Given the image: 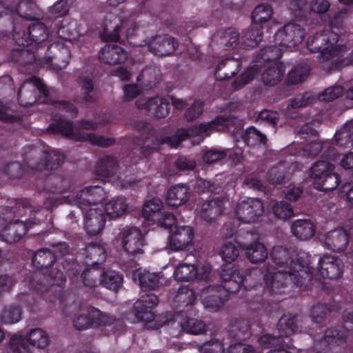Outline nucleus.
<instances>
[{
    "instance_id": "obj_19",
    "label": "nucleus",
    "mask_w": 353,
    "mask_h": 353,
    "mask_svg": "<svg viewBox=\"0 0 353 353\" xmlns=\"http://www.w3.org/2000/svg\"><path fill=\"white\" fill-rule=\"evenodd\" d=\"M178 41L169 34L157 35L149 42L148 48L150 52L159 57L169 56L178 48Z\"/></svg>"
},
{
    "instance_id": "obj_49",
    "label": "nucleus",
    "mask_w": 353,
    "mask_h": 353,
    "mask_svg": "<svg viewBox=\"0 0 353 353\" xmlns=\"http://www.w3.org/2000/svg\"><path fill=\"white\" fill-rule=\"evenodd\" d=\"M30 346H35L43 349L49 343V337L47 333L41 328L32 329L25 337Z\"/></svg>"
},
{
    "instance_id": "obj_45",
    "label": "nucleus",
    "mask_w": 353,
    "mask_h": 353,
    "mask_svg": "<svg viewBox=\"0 0 353 353\" xmlns=\"http://www.w3.org/2000/svg\"><path fill=\"white\" fill-rule=\"evenodd\" d=\"M272 14L273 10L270 5H258L252 12V23L263 28V26L270 21Z\"/></svg>"
},
{
    "instance_id": "obj_39",
    "label": "nucleus",
    "mask_w": 353,
    "mask_h": 353,
    "mask_svg": "<svg viewBox=\"0 0 353 353\" xmlns=\"http://www.w3.org/2000/svg\"><path fill=\"white\" fill-rule=\"evenodd\" d=\"M123 282V274L115 270H109L105 271L103 269L100 285L110 290L117 292L119 290Z\"/></svg>"
},
{
    "instance_id": "obj_55",
    "label": "nucleus",
    "mask_w": 353,
    "mask_h": 353,
    "mask_svg": "<svg viewBox=\"0 0 353 353\" xmlns=\"http://www.w3.org/2000/svg\"><path fill=\"white\" fill-rule=\"evenodd\" d=\"M220 255L225 263L223 265L230 267V264L239 256V250L234 243H227L222 246Z\"/></svg>"
},
{
    "instance_id": "obj_35",
    "label": "nucleus",
    "mask_w": 353,
    "mask_h": 353,
    "mask_svg": "<svg viewBox=\"0 0 353 353\" xmlns=\"http://www.w3.org/2000/svg\"><path fill=\"white\" fill-rule=\"evenodd\" d=\"M103 269L97 266H88L82 271L80 278L85 288L92 289L100 285Z\"/></svg>"
},
{
    "instance_id": "obj_63",
    "label": "nucleus",
    "mask_w": 353,
    "mask_h": 353,
    "mask_svg": "<svg viewBox=\"0 0 353 353\" xmlns=\"http://www.w3.org/2000/svg\"><path fill=\"white\" fill-rule=\"evenodd\" d=\"M176 219L173 213L168 212H163L162 214L157 219L155 222L165 229L169 230L170 233L173 230V228H176Z\"/></svg>"
},
{
    "instance_id": "obj_47",
    "label": "nucleus",
    "mask_w": 353,
    "mask_h": 353,
    "mask_svg": "<svg viewBox=\"0 0 353 353\" xmlns=\"http://www.w3.org/2000/svg\"><path fill=\"white\" fill-rule=\"evenodd\" d=\"M334 141L339 146L350 147L353 145V119L347 121L341 130L335 133Z\"/></svg>"
},
{
    "instance_id": "obj_20",
    "label": "nucleus",
    "mask_w": 353,
    "mask_h": 353,
    "mask_svg": "<svg viewBox=\"0 0 353 353\" xmlns=\"http://www.w3.org/2000/svg\"><path fill=\"white\" fill-rule=\"evenodd\" d=\"M353 239V227L349 229L338 228L329 232L325 239L326 246L336 252L344 251L350 239Z\"/></svg>"
},
{
    "instance_id": "obj_32",
    "label": "nucleus",
    "mask_w": 353,
    "mask_h": 353,
    "mask_svg": "<svg viewBox=\"0 0 353 353\" xmlns=\"http://www.w3.org/2000/svg\"><path fill=\"white\" fill-rule=\"evenodd\" d=\"M315 230V225L310 219H296L291 225L292 234L303 241L310 239L314 235Z\"/></svg>"
},
{
    "instance_id": "obj_4",
    "label": "nucleus",
    "mask_w": 353,
    "mask_h": 353,
    "mask_svg": "<svg viewBox=\"0 0 353 353\" xmlns=\"http://www.w3.org/2000/svg\"><path fill=\"white\" fill-rule=\"evenodd\" d=\"M53 254L57 256L56 273L52 270L48 276L57 286L65 283L67 277L73 282L78 278L81 265L73 258L66 256L70 252V246L66 242H60L54 247Z\"/></svg>"
},
{
    "instance_id": "obj_3",
    "label": "nucleus",
    "mask_w": 353,
    "mask_h": 353,
    "mask_svg": "<svg viewBox=\"0 0 353 353\" xmlns=\"http://www.w3.org/2000/svg\"><path fill=\"white\" fill-rule=\"evenodd\" d=\"M339 39V34L336 32L324 30L307 39V48L311 52H319L318 57L321 62H332L348 50L345 44H337Z\"/></svg>"
},
{
    "instance_id": "obj_44",
    "label": "nucleus",
    "mask_w": 353,
    "mask_h": 353,
    "mask_svg": "<svg viewBox=\"0 0 353 353\" xmlns=\"http://www.w3.org/2000/svg\"><path fill=\"white\" fill-rule=\"evenodd\" d=\"M280 46L279 44L274 43V45L260 49L256 56V60L259 62H278L283 54Z\"/></svg>"
},
{
    "instance_id": "obj_1",
    "label": "nucleus",
    "mask_w": 353,
    "mask_h": 353,
    "mask_svg": "<svg viewBox=\"0 0 353 353\" xmlns=\"http://www.w3.org/2000/svg\"><path fill=\"white\" fill-rule=\"evenodd\" d=\"M269 261L262 268L264 274L265 287L263 294H254L256 288L247 290V302L249 308L255 311L266 310L265 295L274 296L285 294L289 287L294 285L296 287H307L313 278V269L307 261L301 258L296 261L291 259L289 250L282 246L273 247Z\"/></svg>"
},
{
    "instance_id": "obj_27",
    "label": "nucleus",
    "mask_w": 353,
    "mask_h": 353,
    "mask_svg": "<svg viewBox=\"0 0 353 353\" xmlns=\"http://www.w3.org/2000/svg\"><path fill=\"white\" fill-rule=\"evenodd\" d=\"M190 196V189L183 184L173 185L170 188L165 194V202L168 205L178 208L188 201Z\"/></svg>"
},
{
    "instance_id": "obj_51",
    "label": "nucleus",
    "mask_w": 353,
    "mask_h": 353,
    "mask_svg": "<svg viewBox=\"0 0 353 353\" xmlns=\"http://www.w3.org/2000/svg\"><path fill=\"white\" fill-rule=\"evenodd\" d=\"M6 353H31V351L25 336L14 334L10 339Z\"/></svg>"
},
{
    "instance_id": "obj_11",
    "label": "nucleus",
    "mask_w": 353,
    "mask_h": 353,
    "mask_svg": "<svg viewBox=\"0 0 353 353\" xmlns=\"http://www.w3.org/2000/svg\"><path fill=\"white\" fill-rule=\"evenodd\" d=\"M263 212V205L259 199L248 198L240 201L236 207L235 215L242 223L255 222Z\"/></svg>"
},
{
    "instance_id": "obj_46",
    "label": "nucleus",
    "mask_w": 353,
    "mask_h": 353,
    "mask_svg": "<svg viewBox=\"0 0 353 353\" xmlns=\"http://www.w3.org/2000/svg\"><path fill=\"white\" fill-rule=\"evenodd\" d=\"M65 157L59 151L54 149L46 150L43 152V168L45 170H57L61 165Z\"/></svg>"
},
{
    "instance_id": "obj_64",
    "label": "nucleus",
    "mask_w": 353,
    "mask_h": 353,
    "mask_svg": "<svg viewBox=\"0 0 353 353\" xmlns=\"http://www.w3.org/2000/svg\"><path fill=\"white\" fill-rule=\"evenodd\" d=\"M223 348L222 341L216 339L205 341L199 345V351L201 353H217Z\"/></svg>"
},
{
    "instance_id": "obj_58",
    "label": "nucleus",
    "mask_w": 353,
    "mask_h": 353,
    "mask_svg": "<svg viewBox=\"0 0 353 353\" xmlns=\"http://www.w3.org/2000/svg\"><path fill=\"white\" fill-rule=\"evenodd\" d=\"M330 311L325 304L319 303L313 305L310 314L312 321L317 324L323 323L327 319Z\"/></svg>"
},
{
    "instance_id": "obj_42",
    "label": "nucleus",
    "mask_w": 353,
    "mask_h": 353,
    "mask_svg": "<svg viewBox=\"0 0 353 353\" xmlns=\"http://www.w3.org/2000/svg\"><path fill=\"white\" fill-rule=\"evenodd\" d=\"M163 202L159 198L154 197L145 202L142 209V216L147 220L155 222L162 214Z\"/></svg>"
},
{
    "instance_id": "obj_61",
    "label": "nucleus",
    "mask_w": 353,
    "mask_h": 353,
    "mask_svg": "<svg viewBox=\"0 0 353 353\" xmlns=\"http://www.w3.org/2000/svg\"><path fill=\"white\" fill-rule=\"evenodd\" d=\"M84 140L88 141L92 145H97L101 148L110 147L115 143V139L105 137L103 135H97L95 133L87 134Z\"/></svg>"
},
{
    "instance_id": "obj_24",
    "label": "nucleus",
    "mask_w": 353,
    "mask_h": 353,
    "mask_svg": "<svg viewBox=\"0 0 353 353\" xmlns=\"http://www.w3.org/2000/svg\"><path fill=\"white\" fill-rule=\"evenodd\" d=\"M57 256L52 251L47 248H42L36 252L32 257V263L33 266L37 270H46L44 272L45 279L51 282L52 285H56L52 279L49 277V273L53 270L54 273H56V267L54 268H51V265L56 262Z\"/></svg>"
},
{
    "instance_id": "obj_62",
    "label": "nucleus",
    "mask_w": 353,
    "mask_h": 353,
    "mask_svg": "<svg viewBox=\"0 0 353 353\" xmlns=\"http://www.w3.org/2000/svg\"><path fill=\"white\" fill-rule=\"evenodd\" d=\"M225 299L221 294H213L204 299L205 307L210 312H216L221 309L225 303Z\"/></svg>"
},
{
    "instance_id": "obj_50",
    "label": "nucleus",
    "mask_w": 353,
    "mask_h": 353,
    "mask_svg": "<svg viewBox=\"0 0 353 353\" xmlns=\"http://www.w3.org/2000/svg\"><path fill=\"white\" fill-rule=\"evenodd\" d=\"M310 74V69L307 65H297L288 73L286 78L288 85H297L305 81Z\"/></svg>"
},
{
    "instance_id": "obj_34",
    "label": "nucleus",
    "mask_w": 353,
    "mask_h": 353,
    "mask_svg": "<svg viewBox=\"0 0 353 353\" xmlns=\"http://www.w3.org/2000/svg\"><path fill=\"white\" fill-rule=\"evenodd\" d=\"M259 342L262 348H270L267 353H283L284 339L282 335L275 336L270 334L262 335L259 339Z\"/></svg>"
},
{
    "instance_id": "obj_25",
    "label": "nucleus",
    "mask_w": 353,
    "mask_h": 353,
    "mask_svg": "<svg viewBox=\"0 0 353 353\" xmlns=\"http://www.w3.org/2000/svg\"><path fill=\"white\" fill-rule=\"evenodd\" d=\"M241 68V61L229 57L222 59L215 68L214 77L216 81L230 79L237 74Z\"/></svg>"
},
{
    "instance_id": "obj_10",
    "label": "nucleus",
    "mask_w": 353,
    "mask_h": 353,
    "mask_svg": "<svg viewBox=\"0 0 353 353\" xmlns=\"http://www.w3.org/2000/svg\"><path fill=\"white\" fill-rule=\"evenodd\" d=\"M305 33L301 26L288 23L275 32L274 43L285 47L296 46L303 41Z\"/></svg>"
},
{
    "instance_id": "obj_36",
    "label": "nucleus",
    "mask_w": 353,
    "mask_h": 353,
    "mask_svg": "<svg viewBox=\"0 0 353 353\" xmlns=\"http://www.w3.org/2000/svg\"><path fill=\"white\" fill-rule=\"evenodd\" d=\"M128 205L123 196H116L107 202L103 208V213L110 218H117L122 216L126 211Z\"/></svg>"
},
{
    "instance_id": "obj_59",
    "label": "nucleus",
    "mask_w": 353,
    "mask_h": 353,
    "mask_svg": "<svg viewBox=\"0 0 353 353\" xmlns=\"http://www.w3.org/2000/svg\"><path fill=\"white\" fill-rule=\"evenodd\" d=\"M257 72L258 69L256 65H253L248 68L244 72H243L234 81L233 85L234 86L235 89H241L244 85L248 84L254 79Z\"/></svg>"
},
{
    "instance_id": "obj_41",
    "label": "nucleus",
    "mask_w": 353,
    "mask_h": 353,
    "mask_svg": "<svg viewBox=\"0 0 353 353\" xmlns=\"http://www.w3.org/2000/svg\"><path fill=\"white\" fill-rule=\"evenodd\" d=\"M222 205L220 201H205L201 208V216L205 221L212 222L221 214L223 212Z\"/></svg>"
},
{
    "instance_id": "obj_60",
    "label": "nucleus",
    "mask_w": 353,
    "mask_h": 353,
    "mask_svg": "<svg viewBox=\"0 0 353 353\" xmlns=\"http://www.w3.org/2000/svg\"><path fill=\"white\" fill-rule=\"evenodd\" d=\"M3 172L10 179H18L25 176V170L22 165L19 162H10L7 163Z\"/></svg>"
},
{
    "instance_id": "obj_8",
    "label": "nucleus",
    "mask_w": 353,
    "mask_h": 353,
    "mask_svg": "<svg viewBox=\"0 0 353 353\" xmlns=\"http://www.w3.org/2000/svg\"><path fill=\"white\" fill-rule=\"evenodd\" d=\"M27 30H18L14 25L12 37L15 43L23 48L33 46L37 48H41L49 36L48 27L38 20H33Z\"/></svg>"
},
{
    "instance_id": "obj_57",
    "label": "nucleus",
    "mask_w": 353,
    "mask_h": 353,
    "mask_svg": "<svg viewBox=\"0 0 353 353\" xmlns=\"http://www.w3.org/2000/svg\"><path fill=\"white\" fill-rule=\"evenodd\" d=\"M182 330L192 334H203L205 330V325L199 319L190 318L184 320L181 324Z\"/></svg>"
},
{
    "instance_id": "obj_26",
    "label": "nucleus",
    "mask_w": 353,
    "mask_h": 353,
    "mask_svg": "<svg viewBox=\"0 0 353 353\" xmlns=\"http://www.w3.org/2000/svg\"><path fill=\"white\" fill-rule=\"evenodd\" d=\"M99 59L108 65H119L127 59V52L117 44H107L99 52Z\"/></svg>"
},
{
    "instance_id": "obj_31",
    "label": "nucleus",
    "mask_w": 353,
    "mask_h": 353,
    "mask_svg": "<svg viewBox=\"0 0 353 353\" xmlns=\"http://www.w3.org/2000/svg\"><path fill=\"white\" fill-rule=\"evenodd\" d=\"M137 81L142 90H150L161 81L160 70L153 67H146L139 74Z\"/></svg>"
},
{
    "instance_id": "obj_5",
    "label": "nucleus",
    "mask_w": 353,
    "mask_h": 353,
    "mask_svg": "<svg viewBox=\"0 0 353 353\" xmlns=\"http://www.w3.org/2000/svg\"><path fill=\"white\" fill-rule=\"evenodd\" d=\"M13 208L6 207L0 211V224L2 227L1 236L8 243L19 241L33 225L37 223L35 219L26 221L14 219Z\"/></svg>"
},
{
    "instance_id": "obj_53",
    "label": "nucleus",
    "mask_w": 353,
    "mask_h": 353,
    "mask_svg": "<svg viewBox=\"0 0 353 353\" xmlns=\"http://www.w3.org/2000/svg\"><path fill=\"white\" fill-rule=\"evenodd\" d=\"M159 275L157 273L143 272L139 274V285L142 290H153L159 286Z\"/></svg>"
},
{
    "instance_id": "obj_16",
    "label": "nucleus",
    "mask_w": 353,
    "mask_h": 353,
    "mask_svg": "<svg viewBox=\"0 0 353 353\" xmlns=\"http://www.w3.org/2000/svg\"><path fill=\"white\" fill-rule=\"evenodd\" d=\"M74 189V180L68 174H51L43 181V190L49 193L63 194Z\"/></svg>"
},
{
    "instance_id": "obj_12",
    "label": "nucleus",
    "mask_w": 353,
    "mask_h": 353,
    "mask_svg": "<svg viewBox=\"0 0 353 353\" xmlns=\"http://www.w3.org/2000/svg\"><path fill=\"white\" fill-rule=\"evenodd\" d=\"M122 244L125 252L132 256L143 254L145 245V238L139 228L129 227L120 233Z\"/></svg>"
},
{
    "instance_id": "obj_23",
    "label": "nucleus",
    "mask_w": 353,
    "mask_h": 353,
    "mask_svg": "<svg viewBox=\"0 0 353 353\" xmlns=\"http://www.w3.org/2000/svg\"><path fill=\"white\" fill-rule=\"evenodd\" d=\"M194 235V230L190 226L176 227L170 232L168 237L170 248L174 251L185 248L192 242Z\"/></svg>"
},
{
    "instance_id": "obj_14",
    "label": "nucleus",
    "mask_w": 353,
    "mask_h": 353,
    "mask_svg": "<svg viewBox=\"0 0 353 353\" xmlns=\"http://www.w3.org/2000/svg\"><path fill=\"white\" fill-rule=\"evenodd\" d=\"M318 271L324 279H338L343 274L344 264L339 257L326 254L319 259Z\"/></svg>"
},
{
    "instance_id": "obj_17",
    "label": "nucleus",
    "mask_w": 353,
    "mask_h": 353,
    "mask_svg": "<svg viewBox=\"0 0 353 353\" xmlns=\"http://www.w3.org/2000/svg\"><path fill=\"white\" fill-rule=\"evenodd\" d=\"M106 197V192L100 185L86 186L77 192V203L82 210H86L88 206H96Z\"/></svg>"
},
{
    "instance_id": "obj_48",
    "label": "nucleus",
    "mask_w": 353,
    "mask_h": 353,
    "mask_svg": "<svg viewBox=\"0 0 353 353\" xmlns=\"http://www.w3.org/2000/svg\"><path fill=\"white\" fill-rule=\"evenodd\" d=\"M47 130L52 134H60L67 138H72L74 135L73 123L65 119H59L51 123Z\"/></svg>"
},
{
    "instance_id": "obj_40",
    "label": "nucleus",
    "mask_w": 353,
    "mask_h": 353,
    "mask_svg": "<svg viewBox=\"0 0 353 353\" xmlns=\"http://www.w3.org/2000/svg\"><path fill=\"white\" fill-rule=\"evenodd\" d=\"M263 28L254 23L246 29L243 32V46L246 50L254 48L262 41Z\"/></svg>"
},
{
    "instance_id": "obj_2",
    "label": "nucleus",
    "mask_w": 353,
    "mask_h": 353,
    "mask_svg": "<svg viewBox=\"0 0 353 353\" xmlns=\"http://www.w3.org/2000/svg\"><path fill=\"white\" fill-rule=\"evenodd\" d=\"M236 122V117L232 114L218 115L210 122L201 123L188 128H181L173 136L161 137L157 140V145L166 144L176 148L182 141L190 137H199L203 140V136L208 137L213 132L229 130Z\"/></svg>"
},
{
    "instance_id": "obj_21",
    "label": "nucleus",
    "mask_w": 353,
    "mask_h": 353,
    "mask_svg": "<svg viewBox=\"0 0 353 353\" xmlns=\"http://www.w3.org/2000/svg\"><path fill=\"white\" fill-rule=\"evenodd\" d=\"M221 287L228 293L239 292L244 281L243 276L236 268L227 265L221 266Z\"/></svg>"
},
{
    "instance_id": "obj_29",
    "label": "nucleus",
    "mask_w": 353,
    "mask_h": 353,
    "mask_svg": "<svg viewBox=\"0 0 353 353\" xmlns=\"http://www.w3.org/2000/svg\"><path fill=\"white\" fill-rule=\"evenodd\" d=\"M84 262L88 266L101 265L106 259L107 254L104 246L99 243L92 242L85 248Z\"/></svg>"
},
{
    "instance_id": "obj_22",
    "label": "nucleus",
    "mask_w": 353,
    "mask_h": 353,
    "mask_svg": "<svg viewBox=\"0 0 353 353\" xmlns=\"http://www.w3.org/2000/svg\"><path fill=\"white\" fill-rule=\"evenodd\" d=\"M85 211V230L88 234L95 236L103 230L106 222V215L103 213V210L99 208H90Z\"/></svg>"
},
{
    "instance_id": "obj_9",
    "label": "nucleus",
    "mask_w": 353,
    "mask_h": 353,
    "mask_svg": "<svg viewBox=\"0 0 353 353\" xmlns=\"http://www.w3.org/2000/svg\"><path fill=\"white\" fill-rule=\"evenodd\" d=\"M252 335L251 325L248 320H236L228 330V336L232 341H236L229 347L230 353H256L254 348L241 341L248 339Z\"/></svg>"
},
{
    "instance_id": "obj_33",
    "label": "nucleus",
    "mask_w": 353,
    "mask_h": 353,
    "mask_svg": "<svg viewBox=\"0 0 353 353\" xmlns=\"http://www.w3.org/2000/svg\"><path fill=\"white\" fill-rule=\"evenodd\" d=\"M285 72L282 62H274L263 71L262 81L266 85H275L282 80Z\"/></svg>"
},
{
    "instance_id": "obj_38",
    "label": "nucleus",
    "mask_w": 353,
    "mask_h": 353,
    "mask_svg": "<svg viewBox=\"0 0 353 353\" xmlns=\"http://www.w3.org/2000/svg\"><path fill=\"white\" fill-rule=\"evenodd\" d=\"M17 99L21 106H32L37 101V92L30 83L23 82L18 90Z\"/></svg>"
},
{
    "instance_id": "obj_56",
    "label": "nucleus",
    "mask_w": 353,
    "mask_h": 353,
    "mask_svg": "<svg viewBox=\"0 0 353 353\" xmlns=\"http://www.w3.org/2000/svg\"><path fill=\"white\" fill-rule=\"evenodd\" d=\"M272 213L280 219L286 220L294 214L293 208L287 201H276L272 207Z\"/></svg>"
},
{
    "instance_id": "obj_13",
    "label": "nucleus",
    "mask_w": 353,
    "mask_h": 353,
    "mask_svg": "<svg viewBox=\"0 0 353 353\" xmlns=\"http://www.w3.org/2000/svg\"><path fill=\"white\" fill-rule=\"evenodd\" d=\"M136 106L139 110H144L148 114L157 119L165 118L170 109L169 101L163 97H154L139 99L136 101Z\"/></svg>"
},
{
    "instance_id": "obj_18",
    "label": "nucleus",
    "mask_w": 353,
    "mask_h": 353,
    "mask_svg": "<svg viewBox=\"0 0 353 353\" xmlns=\"http://www.w3.org/2000/svg\"><path fill=\"white\" fill-rule=\"evenodd\" d=\"M210 274V269L208 266L197 268L192 264H180L174 272L175 280L181 282L198 280H207Z\"/></svg>"
},
{
    "instance_id": "obj_43",
    "label": "nucleus",
    "mask_w": 353,
    "mask_h": 353,
    "mask_svg": "<svg viewBox=\"0 0 353 353\" xmlns=\"http://www.w3.org/2000/svg\"><path fill=\"white\" fill-rule=\"evenodd\" d=\"M246 256L252 263H261L268 259V249L263 243L256 241L247 247Z\"/></svg>"
},
{
    "instance_id": "obj_28",
    "label": "nucleus",
    "mask_w": 353,
    "mask_h": 353,
    "mask_svg": "<svg viewBox=\"0 0 353 353\" xmlns=\"http://www.w3.org/2000/svg\"><path fill=\"white\" fill-rule=\"evenodd\" d=\"M1 3L7 12H16L20 17L29 21L36 19L37 6L31 0H21L16 6H11L6 0H2Z\"/></svg>"
},
{
    "instance_id": "obj_7",
    "label": "nucleus",
    "mask_w": 353,
    "mask_h": 353,
    "mask_svg": "<svg viewBox=\"0 0 353 353\" xmlns=\"http://www.w3.org/2000/svg\"><path fill=\"white\" fill-rule=\"evenodd\" d=\"M334 170L335 165L328 161H316L308 173L314 188L323 192L335 190L341 182V176Z\"/></svg>"
},
{
    "instance_id": "obj_54",
    "label": "nucleus",
    "mask_w": 353,
    "mask_h": 353,
    "mask_svg": "<svg viewBox=\"0 0 353 353\" xmlns=\"http://www.w3.org/2000/svg\"><path fill=\"white\" fill-rule=\"evenodd\" d=\"M78 83L83 94L80 102L94 103L96 101V97L92 93L94 90L93 81L88 77H80Z\"/></svg>"
},
{
    "instance_id": "obj_30",
    "label": "nucleus",
    "mask_w": 353,
    "mask_h": 353,
    "mask_svg": "<svg viewBox=\"0 0 353 353\" xmlns=\"http://www.w3.org/2000/svg\"><path fill=\"white\" fill-rule=\"evenodd\" d=\"M118 168V159L113 155H106L98 160L95 166V172L100 177L108 179L114 175Z\"/></svg>"
},
{
    "instance_id": "obj_6",
    "label": "nucleus",
    "mask_w": 353,
    "mask_h": 353,
    "mask_svg": "<svg viewBox=\"0 0 353 353\" xmlns=\"http://www.w3.org/2000/svg\"><path fill=\"white\" fill-rule=\"evenodd\" d=\"M74 327L79 330L88 329L92 326H110L114 333L122 332L125 330L124 321L114 315L103 312L95 307H90L88 314H79L73 320Z\"/></svg>"
},
{
    "instance_id": "obj_37",
    "label": "nucleus",
    "mask_w": 353,
    "mask_h": 353,
    "mask_svg": "<svg viewBox=\"0 0 353 353\" xmlns=\"http://www.w3.org/2000/svg\"><path fill=\"white\" fill-rule=\"evenodd\" d=\"M348 332L343 326L330 327L325 330L323 340L330 345H341L346 342Z\"/></svg>"
},
{
    "instance_id": "obj_52",
    "label": "nucleus",
    "mask_w": 353,
    "mask_h": 353,
    "mask_svg": "<svg viewBox=\"0 0 353 353\" xmlns=\"http://www.w3.org/2000/svg\"><path fill=\"white\" fill-rule=\"evenodd\" d=\"M22 310L18 305L12 304L4 307L1 316L3 323L12 324L19 322L21 319Z\"/></svg>"
},
{
    "instance_id": "obj_15",
    "label": "nucleus",
    "mask_w": 353,
    "mask_h": 353,
    "mask_svg": "<svg viewBox=\"0 0 353 353\" xmlns=\"http://www.w3.org/2000/svg\"><path fill=\"white\" fill-rule=\"evenodd\" d=\"M159 298L153 293L142 295L134 304L133 310L140 322L150 323L154 320L152 310L158 305Z\"/></svg>"
}]
</instances>
